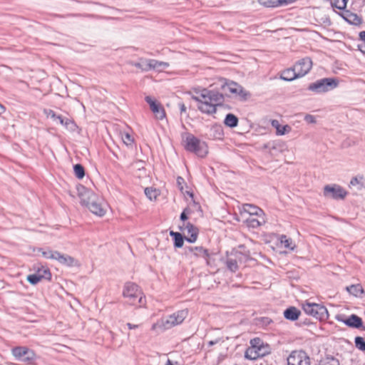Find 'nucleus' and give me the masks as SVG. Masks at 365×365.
<instances>
[{
    "instance_id": "nucleus-41",
    "label": "nucleus",
    "mask_w": 365,
    "mask_h": 365,
    "mask_svg": "<svg viewBox=\"0 0 365 365\" xmlns=\"http://www.w3.org/2000/svg\"><path fill=\"white\" fill-rule=\"evenodd\" d=\"M322 365H339L338 359L333 356H327L323 361Z\"/></svg>"
},
{
    "instance_id": "nucleus-46",
    "label": "nucleus",
    "mask_w": 365,
    "mask_h": 365,
    "mask_svg": "<svg viewBox=\"0 0 365 365\" xmlns=\"http://www.w3.org/2000/svg\"><path fill=\"white\" fill-rule=\"evenodd\" d=\"M259 321L260 322V324L262 326H268L272 322V319L268 317H262V318L259 319Z\"/></svg>"
},
{
    "instance_id": "nucleus-29",
    "label": "nucleus",
    "mask_w": 365,
    "mask_h": 365,
    "mask_svg": "<svg viewBox=\"0 0 365 365\" xmlns=\"http://www.w3.org/2000/svg\"><path fill=\"white\" fill-rule=\"evenodd\" d=\"M224 123L227 127L235 128L238 125V118L234 114L228 113L225 118Z\"/></svg>"
},
{
    "instance_id": "nucleus-9",
    "label": "nucleus",
    "mask_w": 365,
    "mask_h": 365,
    "mask_svg": "<svg viewBox=\"0 0 365 365\" xmlns=\"http://www.w3.org/2000/svg\"><path fill=\"white\" fill-rule=\"evenodd\" d=\"M287 365H310V359L302 350H295L287 357Z\"/></svg>"
},
{
    "instance_id": "nucleus-16",
    "label": "nucleus",
    "mask_w": 365,
    "mask_h": 365,
    "mask_svg": "<svg viewBox=\"0 0 365 365\" xmlns=\"http://www.w3.org/2000/svg\"><path fill=\"white\" fill-rule=\"evenodd\" d=\"M185 253L187 255H193L197 257H202L205 259L207 264L209 263L210 254L207 249L202 247L189 246L185 248Z\"/></svg>"
},
{
    "instance_id": "nucleus-38",
    "label": "nucleus",
    "mask_w": 365,
    "mask_h": 365,
    "mask_svg": "<svg viewBox=\"0 0 365 365\" xmlns=\"http://www.w3.org/2000/svg\"><path fill=\"white\" fill-rule=\"evenodd\" d=\"M145 194L147 196V197L152 200L153 199H155L158 196V192L155 189H153V187H146L145 189Z\"/></svg>"
},
{
    "instance_id": "nucleus-36",
    "label": "nucleus",
    "mask_w": 365,
    "mask_h": 365,
    "mask_svg": "<svg viewBox=\"0 0 365 365\" xmlns=\"http://www.w3.org/2000/svg\"><path fill=\"white\" fill-rule=\"evenodd\" d=\"M355 346L361 351H365V340L361 336H356L354 339Z\"/></svg>"
},
{
    "instance_id": "nucleus-2",
    "label": "nucleus",
    "mask_w": 365,
    "mask_h": 365,
    "mask_svg": "<svg viewBox=\"0 0 365 365\" xmlns=\"http://www.w3.org/2000/svg\"><path fill=\"white\" fill-rule=\"evenodd\" d=\"M188 309H185L179 310L173 314L163 317L153 324L151 329L157 331L158 329L164 331L173 328L182 324L188 316Z\"/></svg>"
},
{
    "instance_id": "nucleus-55",
    "label": "nucleus",
    "mask_w": 365,
    "mask_h": 365,
    "mask_svg": "<svg viewBox=\"0 0 365 365\" xmlns=\"http://www.w3.org/2000/svg\"><path fill=\"white\" fill-rule=\"evenodd\" d=\"M215 128L216 129V131L219 132V135L222 134V129L220 126H215Z\"/></svg>"
},
{
    "instance_id": "nucleus-31",
    "label": "nucleus",
    "mask_w": 365,
    "mask_h": 365,
    "mask_svg": "<svg viewBox=\"0 0 365 365\" xmlns=\"http://www.w3.org/2000/svg\"><path fill=\"white\" fill-rule=\"evenodd\" d=\"M48 116H50L54 121H56L65 126H67L70 123V120L68 118L65 119L63 116L56 115L55 112L51 110H49Z\"/></svg>"
},
{
    "instance_id": "nucleus-24",
    "label": "nucleus",
    "mask_w": 365,
    "mask_h": 365,
    "mask_svg": "<svg viewBox=\"0 0 365 365\" xmlns=\"http://www.w3.org/2000/svg\"><path fill=\"white\" fill-rule=\"evenodd\" d=\"M246 223H247V225L249 227L257 228L259 226H261L262 225L265 223V220H264V215H261V216H256V215L249 216L246 219Z\"/></svg>"
},
{
    "instance_id": "nucleus-15",
    "label": "nucleus",
    "mask_w": 365,
    "mask_h": 365,
    "mask_svg": "<svg viewBox=\"0 0 365 365\" xmlns=\"http://www.w3.org/2000/svg\"><path fill=\"white\" fill-rule=\"evenodd\" d=\"M181 230L184 233V235H187L185 237V240L191 243L195 242L197 240V235H198V229L192 225L190 222H187L183 224V226L181 227Z\"/></svg>"
},
{
    "instance_id": "nucleus-45",
    "label": "nucleus",
    "mask_w": 365,
    "mask_h": 365,
    "mask_svg": "<svg viewBox=\"0 0 365 365\" xmlns=\"http://www.w3.org/2000/svg\"><path fill=\"white\" fill-rule=\"evenodd\" d=\"M304 120L307 123H316L317 120L316 118L314 115L307 114L304 117Z\"/></svg>"
},
{
    "instance_id": "nucleus-28",
    "label": "nucleus",
    "mask_w": 365,
    "mask_h": 365,
    "mask_svg": "<svg viewBox=\"0 0 365 365\" xmlns=\"http://www.w3.org/2000/svg\"><path fill=\"white\" fill-rule=\"evenodd\" d=\"M271 125L276 128L277 135H284L291 130V128L287 125H281L277 120H272Z\"/></svg>"
},
{
    "instance_id": "nucleus-54",
    "label": "nucleus",
    "mask_w": 365,
    "mask_h": 365,
    "mask_svg": "<svg viewBox=\"0 0 365 365\" xmlns=\"http://www.w3.org/2000/svg\"><path fill=\"white\" fill-rule=\"evenodd\" d=\"M180 112L181 113L186 111V107L184 104H180Z\"/></svg>"
},
{
    "instance_id": "nucleus-14",
    "label": "nucleus",
    "mask_w": 365,
    "mask_h": 365,
    "mask_svg": "<svg viewBox=\"0 0 365 365\" xmlns=\"http://www.w3.org/2000/svg\"><path fill=\"white\" fill-rule=\"evenodd\" d=\"M312 66V60L307 57L299 60L294 65L296 73L300 77L305 76L311 69Z\"/></svg>"
},
{
    "instance_id": "nucleus-5",
    "label": "nucleus",
    "mask_w": 365,
    "mask_h": 365,
    "mask_svg": "<svg viewBox=\"0 0 365 365\" xmlns=\"http://www.w3.org/2000/svg\"><path fill=\"white\" fill-rule=\"evenodd\" d=\"M39 252H41V255L44 258L57 260L63 265L67 267L79 266V262L76 259L68 255H64L58 251H54L50 249H40Z\"/></svg>"
},
{
    "instance_id": "nucleus-39",
    "label": "nucleus",
    "mask_w": 365,
    "mask_h": 365,
    "mask_svg": "<svg viewBox=\"0 0 365 365\" xmlns=\"http://www.w3.org/2000/svg\"><path fill=\"white\" fill-rule=\"evenodd\" d=\"M148 59H140V62L133 63L132 65L136 68H140L142 71H148L149 69H145L148 65Z\"/></svg>"
},
{
    "instance_id": "nucleus-20",
    "label": "nucleus",
    "mask_w": 365,
    "mask_h": 365,
    "mask_svg": "<svg viewBox=\"0 0 365 365\" xmlns=\"http://www.w3.org/2000/svg\"><path fill=\"white\" fill-rule=\"evenodd\" d=\"M340 16L351 25L359 26L362 23V19L360 16L349 10H344L340 14Z\"/></svg>"
},
{
    "instance_id": "nucleus-47",
    "label": "nucleus",
    "mask_w": 365,
    "mask_h": 365,
    "mask_svg": "<svg viewBox=\"0 0 365 365\" xmlns=\"http://www.w3.org/2000/svg\"><path fill=\"white\" fill-rule=\"evenodd\" d=\"M294 0H277V2H279V6L288 5L291 3H292Z\"/></svg>"
},
{
    "instance_id": "nucleus-23",
    "label": "nucleus",
    "mask_w": 365,
    "mask_h": 365,
    "mask_svg": "<svg viewBox=\"0 0 365 365\" xmlns=\"http://www.w3.org/2000/svg\"><path fill=\"white\" fill-rule=\"evenodd\" d=\"M148 67L145 69L150 70H156L158 71H161L169 67V63L164 61H159L155 59H148Z\"/></svg>"
},
{
    "instance_id": "nucleus-10",
    "label": "nucleus",
    "mask_w": 365,
    "mask_h": 365,
    "mask_svg": "<svg viewBox=\"0 0 365 365\" xmlns=\"http://www.w3.org/2000/svg\"><path fill=\"white\" fill-rule=\"evenodd\" d=\"M223 89L227 90L230 93L240 96L242 99H247L250 93L247 92L242 86L234 81L226 82L222 86Z\"/></svg>"
},
{
    "instance_id": "nucleus-57",
    "label": "nucleus",
    "mask_w": 365,
    "mask_h": 365,
    "mask_svg": "<svg viewBox=\"0 0 365 365\" xmlns=\"http://www.w3.org/2000/svg\"><path fill=\"white\" fill-rule=\"evenodd\" d=\"M42 274H50V271L49 269H46L43 271V273Z\"/></svg>"
},
{
    "instance_id": "nucleus-49",
    "label": "nucleus",
    "mask_w": 365,
    "mask_h": 365,
    "mask_svg": "<svg viewBox=\"0 0 365 365\" xmlns=\"http://www.w3.org/2000/svg\"><path fill=\"white\" fill-rule=\"evenodd\" d=\"M127 327L130 329H137L140 327V324H131V323H127Z\"/></svg>"
},
{
    "instance_id": "nucleus-50",
    "label": "nucleus",
    "mask_w": 365,
    "mask_h": 365,
    "mask_svg": "<svg viewBox=\"0 0 365 365\" xmlns=\"http://www.w3.org/2000/svg\"><path fill=\"white\" fill-rule=\"evenodd\" d=\"M186 210H185L180 215V220L185 221L187 219V214L185 213Z\"/></svg>"
},
{
    "instance_id": "nucleus-44",
    "label": "nucleus",
    "mask_w": 365,
    "mask_h": 365,
    "mask_svg": "<svg viewBox=\"0 0 365 365\" xmlns=\"http://www.w3.org/2000/svg\"><path fill=\"white\" fill-rule=\"evenodd\" d=\"M329 318V313L324 306L321 305V321L327 320Z\"/></svg>"
},
{
    "instance_id": "nucleus-21",
    "label": "nucleus",
    "mask_w": 365,
    "mask_h": 365,
    "mask_svg": "<svg viewBox=\"0 0 365 365\" xmlns=\"http://www.w3.org/2000/svg\"><path fill=\"white\" fill-rule=\"evenodd\" d=\"M339 86V80L335 78H325L321 79V92H328Z\"/></svg>"
},
{
    "instance_id": "nucleus-33",
    "label": "nucleus",
    "mask_w": 365,
    "mask_h": 365,
    "mask_svg": "<svg viewBox=\"0 0 365 365\" xmlns=\"http://www.w3.org/2000/svg\"><path fill=\"white\" fill-rule=\"evenodd\" d=\"M170 236L173 237L174 239V245L176 247H182L184 242V238L182 235L179 232H175L173 231H170Z\"/></svg>"
},
{
    "instance_id": "nucleus-11",
    "label": "nucleus",
    "mask_w": 365,
    "mask_h": 365,
    "mask_svg": "<svg viewBox=\"0 0 365 365\" xmlns=\"http://www.w3.org/2000/svg\"><path fill=\"white\" fill-rule=\"evenodd\" d=\"M223 89L227 90L230 93L240 96L242 99H247L250 93L247 92L242 86L234 81L226 82L222 86Z\"/></svg>"
},
{
    "instance_id": "nucleus-43",
    "label": "nucleus",
    "mask_w": 365,
    "mask_h": 365,
    "mask_svg": "<svg viewBox=\"0 0 365 365\" xmlns=\"http://www.w3.org/2000/svg\"><path fill=\"white\" fill-rule=\"evenodd\" d=\"M266 7H279V4L277 0H267L262 3Z\"/></svg>"
},
{
    "instance_id": "nucleus-32",
    "label": "nucleus",
    "mask_w": 365,
    "mask_h": 365,
    "mask_svg": "<svg viewBox=\"0 0 365 365\" xmlns=\"http://www.w3.org/2000/svg\"><path fill=\"white\" fill-rule=\"evenodd\" d=\"M350 185L352 186H359V189L365 188V177L363 175H357L352 178L350 181Z\"/></svg>"
},
{
    "instance_id": "nucleus-25",
    "label": "nucleus",
    "mask_w": 365,
    "mask_h": 365,
    "mask_svg": "<svg viewBox=\"0 0 365 365\" xmlns=\"http://www.w3.org/2000/svg\"><path fill=\"white\" fill-rule=\"evenodd\" d=\"M242 210L244 212L248 213L250 216L264 215V212L261 208L252 204H244L242 205Z\"/></svg>"
},
{
    "instance_id": "nucleus-59",
    "label": "nucleus",
    "mask_w": 365,
    "mask_h": 365,
    "mask_svg": "<svg viewBox=\"0 0 365 365\" xmlns=\"http://www.w3.org/2000/svg\"><path fill=\"white\" fill-rule=\"evenodd\" d=\"M166 365H173L170 360L168 361Z\"/></svg>"
},
{
    "instance_id": "nucleus-30",
    "label": "nucleus",
    "mask_w": 365,
    "mask_h": 365,
    "mask_svg": "<svg viewBox=\"0 0 365 365\" xmlns=\"http://www.w3.org/2000/svg\"><path fill=\"white\" fill-rule=\"evenodd\" d=\"M346 290L351 294L359 297L361 294L364 292V289L361 284H351L350 286L346 287Z\"/></svg>"
},
{
    "instance_id": "nucleus-19",
    "label": "nucleus",
    "mask_w": 365,
    "mask_h": 365,
    "mask_svg": "<svg viewBox=\"0 0 365 365\" xmlns=\"http://www.w3.org/2000/svg\"><path fill=\"white\" fill-rule=\"evenodd\" d=\"M96 195L91 190L86 189L84 187L79 191V197L81 203L83 205L88 207L91 202L96 200Z\"/></svg>"
},
{
    "instance_id": "nucleus-58",
    "label": "nucleus",
    "mask_w": 365,
    "mask_h": 365,
    "mask_svg": "<svg viewBox=\"0 0 365 365\" xmlns=\"http://www.w3.org/2000/svg\"><path fill=\"white\" fill-rule=\"evenodd\" d=\"M46 279L48 281H51V275H48L47 277H46Z\"/></svg>"
},
{
    "instance_id": "nucleus-1",
    "label": "nucleus",
    "mask_w": 365,
    "mask_h": 365,
    "mask_svg": "<svg viewBox=\"0 0 365 365\" xmlns=\"http://www.w3.org/2000/svg\"><path fill=\"white\" fill-rule=\"evenodd\" d=\"M195 95L192 98L198 103L197 108L203 113L213 114L217 111V106L222 103L224 96L217 91L203 88L195 89Z\"/></svg>"
},
{
    "instance_id": "nucleus-3",
    "label": "nucleus",
    "mask_w": 365,
    "mask_h": 365,
    "mask_svg": "<svg viewBox=\"0 0 365 365\" xmlns=\"http://www.w3.org/2000/svg\"><path fill=\"white\" fill-rule=\"evenodd\" d=\"M123 294V297L127 299V303L130 305L142 307L145 303L141 290L139 289L138 286L134 283H126Z\"/></svg>"
},
{
    "instance_id": "nucleus-7",
    "label": "nucleus",
    "mask_w": 365,
    "mask_h": 365,
    "mask_svg": "<svg viewBox=\"0 0 365 365\" xmlns=\"http://www.w3.org/2000/svg\"><path fill=\"white\" fill-rule=\"evenodd\" d=\"M263 343L259 339H254L250 341V346H249L245 354L247 359L255 360L265 354Z\"/></svg>"
},
{
    "instance_id": "nucleus-52",
    "label": "nucleus",
    "mask_w": 365,
    "mask_h": 365,
    "mask_svg": "<svg viewBox=\"0 0 365 365\" xmlns=\"http://www.w3.org/2000/svg\"><path fill=\"white\" fill-rule=\"evenodd\" d=\"M359 38L361 41H363L365 43V31H361L359 33Z\"/></svg>"
},
{
    "instance_id": "nucleus-17",
    "label": "nucleus",
    "mask_w": 365,
    "mask_h": 365,
    "mask_svg": "<svg viewBox=\"0 0 365 365\" xmlns=\"http://www.w3.org/2000/svg\"><path fill=\"white\" fill-rule=\"evenodd\" d=\"M145 100L149 104L150 110L155 114L156 118L163 120L165 117L164 108L150 96H146Z\"/></svg>"
},
{
    "instance_id": "nucleus-4",
    "label": "nucleus",
    "mask_w": 365,
    "mask_h": 365,
    "mask_svg": "<svg viewBox=\"0 0 365 365\" xmlns=\"http://www.w3.org/2000/svg\"><path fill=\"white\" fill-rule=\"evenodd\" d=\"M185 148L187 151L195 153L200 158H204L208 153L207 144L191 133L185 134Z\"/></svg>"
},
{
    "instance_id": "nucleus-53",
    "label": "nucleus",
    "mask_w": 365,
    "mask_h": 365,
    "mask_svg": "<svg viewBox=\"0 0 365 365\" xmlns=\"http://www.w3.org/2000/svg\"><path fill=\"white\" fill-rule=\"evenodd\" d=\"M184 182V179H183L182 177H178V178H177V182H178V185H179V186H180V185L182 184V182Z\"/></svg>"
},
{
    "instance_id": "nucleus-56",
    "label": "nucleus",
    "mask_w": 365,
    "mask_h": 365,
    "mask_svg": "<svg viewBox=\"0 0 365 365\" xmlns=\"http://www.w3.org/2000/svg\"><path fill=\"white\" fill-rule=\"evenodd\" d=\"M5 111V108L0 104V115Z\"/></svg>"
},
{
    "instance_id": "nucleus-18",
    "label": "nucleus",
    "mask_w": 365,
    "mask_h": 365,
    "mask_svg": "<svg viewBox=\"0 0 365 365\" xmlns=\"http://www.w3.org/2000/svg\"><path fill=\"white\" fill-rule=\"evenodd\" d=\"M89 210L98 216H103L106 214V205L103 200L96 196V200L91 202L87 207Z\"/></svg>"
},
{
    "instance_id": "nucleus-42",
    "label": "nucleus",
    "mask_w": 365,
    "mask_h": 365,
    "mask_svg": "<svg viewBox=\"0 0 365 365\" xmlns=\"http://www.w3.org/2000/svg\"><path fill=\"white\" fill-rule=\"evenodd\" d=\"M122 140L123 143L127 145H131L133 142V139L132 138L131 135L128 133H123L122 135Z\"/></svg>"
},
{
    "instance_id": "nucleus-12",
    "label": "nucleus",
    "mask_w": 365,
    "mask_h": 365,
    "mask_svg": "<svg viewBox=\"0 0 365 365\" xmlns=\"http://www.w3.org/2000/svg\"><path fill=\"white\" fill-rule=\"evenodd\" d=\"M13 355L19 360L29 361L34 358V353L25 346H17L12 349Z\"/></svg>"
},
{
    "instance_id": "nucleus-8",
    "label": "nucleus",
    "mask_w": 365,
    "mask_h": 365,
    "mask_svg": "<svg viewBox=\"0 0 365 365\" xmlns=\"http://www.w3.org/2000/svg\"><path fill=\"white\" fill-rule=\"evenodd\" d=\"M324 195L327 198L339 200H344L347 195V192L338 185H326L324 188Z\"/></svg>"
},
{
    "instance_id": "nucleus-26",
    "label": "nucleus",
    "mask_w": 365,
    "mask_h": 365,
    "mask_svg": "<svg viewBox=\"0 0 365 365\" xmlns=\"http://www.w3.org/2000/svg\"><path fill=\"white\" fill-rule=\"evenodd\" d=\"M301 314L300 310L294 307H290L284 312V317L285 319L291 321H295L298 319Z\"/></svg>"
},
{
    "instance_id": "nucleus-51",
    "label": "nucleus",
    "mask_w": 365,
    "mask_h": 365,
    "mask_svg": "<svg viewBox=\"0 0 365 365\" xmlns=\"http://www.w3.org/2000/svg\"><path fill=\"white\" fill-rule=\"evenodd\" d=\"M220 341V339H217L213 340V341H210L208 342V346H210L215 345V344H217Z\"/></svg>"
},
{
    "instance_id": "nucleus-22",
    "label": "nucleus",
    "mask_w": 365,
    "mask_h": 365,
    "mask_svg": "<svg viewBox=\"0 0 365 365\" xmlns=\"http://www.w3.org/2000/svg\"><path fill=\"white\" fill-rule=\"evenodd\" d=\"M303 309L306 314L317 318L319 305L315 302L307 300L303 304Z\"/></svg>"
},
{
    "instance_id": "nucleus-37",
    "label": "nucleus",
    "mask_w": 365,
    "mask_h": 365,
    "mask_svg": "<svg viewBox=\"0 0 365 365\" xmlns=\"http://www.w3.org/2000/svg\"><path fill=\"white\" fill-rule=\"evenodd\" d=\"M280 242L284 247L291 250L294 249V247L292 246V240L290 238H288L286 235H282L280 236Z\"/></svg>"
},
{
    "instance_id": "nucleus-13",
    "label": "nucleus",
    "mask_w": 365,
    "mask_h": 365,
    "mask_svg": "<svg viewBox=\"0 0 365 365\" xmlns=\"http://www.w3.org/2000/svg\"><path fill=\"white\" fill-rule=\"evenodd\" d=\"M336 319L351 328L360 329L363 327L362 319L354 314H351L346 318H344V316H338Z\"/></svg>"
},
{
    "instance_id": "nucleus-34",
    "label": "nucleus",
    "mask_w": 365,
    "mask_h": 365,
    "mask_svg": "<svg viewBox=\"0 0 365 365\" xmlns=\"http://www.w3.org/2000/svg\"><path fill=\"white\" fill-rule=\"evenodd\" d=\"M347 1L348 0H332L331 4L332 7L343 11L346 7Z\"/></svg>"
},
{
    "instance_id": "nucleus-48",
    "label": "nucleus",
    "mask_w": 365,
    "mask_h": 365,
    "mask_svg": "<svg viewBox=\"0 0 365 365\" xmlns=\"http://www.w3.org/2000/svg\"><path fill=\"white\" fill-rule=\"evenodd\" d=\"M319 88V81H317L315 83H314L313 84H311L309 86V89L311 91H314Z\"/></svg>"
},
{
    "instance_id": "nucleus-40",
    "label": "nucleus",
    "mask_w": 365,
    "mask_h": 365,
    "mask_svg": "<svg viewBox=\"0 0 365 365\" xmlns=\"http://www.w3.org/2000/svg\"><path fill=\"white\" fill-rule=\"evenodd\" d=\"M44 277L45 275H27L26 279L31 284H36L44 278Z\"/></svg>"
},
{
    "instance_id": "nucleus-27",
    "label": "nucleus",
    "mask_w": 365,
    "mask_h": 365,
    "mask_svg": "<svg viewBox=\"0 0 365 365\" xmlns=\"http://www.w3.org/2000/svg\"><path fill=\"white\" fill-rule=\"evenodd\" d=\"M281 79L287 81H291L297 78H299L298 74L295 71V68H287L283 71L280 76Z\"/></svg>"
},
{
    "instance_id": "nucleus-35",
    "label": "nucleus",
    "mask_w": 365,
    "mask_h": 365,
    "mask_svg": "<svg viewBox=\"0 0 365 365\" xmlns=\"http://www.w3.org/2000/svg\"><path fill=\"white\" fill-rule=\"evenodd\" d=\"M75 175L78 179H82L85 176L84 168L81 164H76L73 166Z\"/></svg>"
},
{
    "instance_id": "nucleus-6",
    "label": "nucleus",
    "mask_w": 365,
    "mask_h": 365,
    "mask_svg": "<svg viewBox=\"0 0 365 365\" xmlns=\"http://www.w3.org/2000/svg\"><path fill=\"white\" fill-rule=\"evenodd\" d=\"M250 257V252L246 250L245 245H240L238 249L228 257L226 265L229 271L235 272L238 269L237 262H242Z\"/></svg>"
}]
</instances>
